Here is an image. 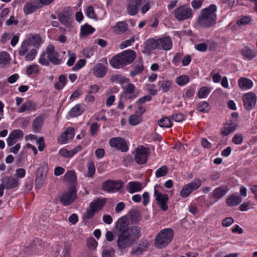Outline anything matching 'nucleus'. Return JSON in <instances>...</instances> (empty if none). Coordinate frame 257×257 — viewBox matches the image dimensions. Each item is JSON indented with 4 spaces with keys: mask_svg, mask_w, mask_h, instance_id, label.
Masks as SVG:
<instances>
[{
    "mask_svg": "<svg viewBox=\"0 0 257 257\" xmlns=\"http://www.w3.org/2000/svg\"><path fill=\"white\" fill-rule=\"evenodd\" d=\"M117 231V246L119 249L130 247L141 236V227L138 226H128L127 219L125 217L120 218L115 224Z\"/></svg>",
    "mask_w": 257,
    "mask_h": 257,
    "instance_id": "nucleus-1",
    "label": "nucleus"
},
{
    "mask_svg": "<svg viewBox=\"0 0 257 257\" xmlns=\"http://www.w3.org/2000/svg\"><path fill=\"white\" fill-rule=\"evenodd\" d=\"M216 10L217 7L214 4L201 10L197 19L198 24L204 28H209L214 26L216 23Z\"/></svg>",
    "mask_w": 257,
    "mask_h": 257,
    "instance_id": "nucleus-2",
    "label": "nucleus"
},
{
    "mask_svg": "<svg viewBox=\"0 0 257 257\" xmlns=\"http://www.w3.org/2000/svg\"><path fill=\"white\" fill-rule=\"evenodd\" d=\"M135 58L136 52L134 50L129 49L113 56L110 61V64L113 68H122L132 63Z\"/></svg>",
    "mask_w": 257,
    "mask_h": 257,
    "instance_id": "nucleus-3",
    "label": "nucleus"
},
{
    "mask_svg": "<svg viewBox=\"0 0 257 257\" xmlns=\"http://www.w3.org/2000/svg\"><path fill=\"white\" fill-rule=\"evenodd\" d=\"M59 54L55 50L54 46L49 45L46 48V52H43L40 55L39 62L42 65L48 66L51 62L54 65H59L61 60L58 59Z\"/></svg>",
    "mask_w": 257,
    "mask_h": 257,
    "instance_id": "nucleus-4",
    "label": "nucleus"
},
{
    "mask_svg": "<svg viewBox=\"0 0 257 257\" xmlns=\"http://www.w3.org/2000/svg\"><path fill=\"white\" fill-rule=\"evenodd\" d=\"M173 230L168 228L161 230L156 236L155 245L158 248H163L170 243L173 238Z\"/></svg>",
    "mask_w": 257,
    "mask_h": 257,
    "instance_id": "nucleus-5",
    "label": "nucleus"
},
{
    "mask_svg": "<svg viewBox=\"0 0 257 257\" xmlns=\"http://www.w3.org/2000/svg\"><path fill=\"white\" fill-rule=\"evenodd\" d=\"M48 171V165L46 162H44L40 165L37 170L35 179V186L37 188H41L45 183Z\"/></svg>",
    "mask_w": 257,
    "mask_h": 257,
    "instance_id": "nucleus-6",
    "label": "nucleus"
},
{
    "mask_svg": "<svg viewBox=\"0 0 257 257\" xmlns=\"http://www.w3.org/2000/svg\"><path fill=\"white\" fill-rule=\"evenodd\" d=\"M174 16L179 21H184L192 17V10L189 7L182 5L176 9L174 12Z\"/></svg>",
    "mask_w": 257,
    "mask_h": 257,
    "instance_id": "nucleus-7",
    "label": "nucleus"
},
{
    "mask_svg": "<svg viewBox=\"0 0 257 257\" xmlns=\"http://www.w3.org/2000/svg\"><path fill=\"white\" fill-rule=\"evenodd\" d=\"M77 198V190L74 186H70L68 191L64 193L60 198V201L64 206L71 204Z\"/></svg>",
    "mask_w": 257,
    "mask_h": 257,
    "instance_id": "nucleus-8",
    "label": "nucleus"
},
{
    "mask_svg": "<svg viewBox=\"0 0 257 257\" xmlns=\"http://www.w3.org/2000/svg\"><path fill=\"white\" fill-rule=\"evenodd\" d=\"M201 184L200 179H194L191 183L184 185L180 191V195L183 198L187 197L194 190L198 189Z\"/></svg>",
    "mask_w": 257,
    "mask_h": 257,
    "instance_id": "nucleus-9",
    "label": "nucleus"
},
{
    "mask_svg": "<svg viewBox=\"0 0 257 257\" xmlns=\"http://www.w3.org/2000/svg\"><path fill=\"white\" fill-rule=\"evenodd\" d=\"M109 145L115 149L121 151L122 152H126L128 148L125 140L120 137L112 138L109 141Z\"/></svg>",
    "mask_w": 257,
    "mask_h": 257,
    "instance_id": "nucleus-10",
    "label": "nucleus"
},
{
    "mask_svg": "<svg viewBox=\"0 0 257 257\" xmlns=\"http://www.w3.org/2000/svg\"><path fill=\"white\" fill-rule=\"evenodd\" d=\"M123 185L122 181H113L108 180L104 181L102 185V189L105 191L108 192L118 191Z\"/></svg>",
    "mask_w": 257,
    "mask_h": 257,
    "instance_id": "nucleus-11",
    "label": "nucleus"
},
{
    "mask_svg": "<svg viewBox=\"0 0 257 257\" xmlns=\"http://www.w3.org/2000/svg\"><path fill=\"white\" fill-rule=\"evenodd\" d=\"M242 99L244 108L247 110H250L255 106L256 96L253 92H248L243 95Z\"/></svg>",
    "mask_w": 257,
    "mask_h": 257,
    "instance_id": "nucleus-12",
    "label": "nucleus"
},
{
    "mask_svg": "<svg viewBox=\"0 0 257 257\" xmlns=\"http://www.w3.org/2000/svg\"><path fill=\"white\" fill-rule=\"evenodd\" d=\"M148 151L146 148H137L136 150L135 160L140 165L145 164L147 161Z\"/></svg>",
    "mask_w": 257,
    "mask_h": 257,
    "instance_id": "nucleus-13",
    "label": "nucleus"
},
{
    "mask_svg": "<svg viewBox=\"0 0 257 257\" xmlns=\"http://www.w3.org/2000/svg\"><path fill=\"white\" fill-rule=\"evenodd\" d=\"M154 196H156V200L157 201V204L163 211H166L168 209L167 202L168 201V196L166 194H162L155 190Z\"/></svg>",
    "mask_w": 257,
    "mask_h": 257,
    "instance_id": "nucleus-14",
    "label": "nucleus"
},
{
    "mask_svg": "<svg viewBox=\"0 0 257 257\" xmlns=\"http://www.w3.org/2000/svg\"><path fill=\"white\" fill-rule=\"evenodd\" d=\"M71 13L68 8H64L61 13L58 14V19L62 24L68 27L70 25Z\"/></svg>",
    "mask_w": 257,
    "mask_h": 257,
    "instance_id": "nucleus-15",
    "label": "nucleus"
},
{
    "mask_svg": "<svg viewBox=\"0 0 257 257\" xmlns=\"http://www.w3.org/2000/svg\"><path fill=\"white\" fill-rule=\"evenodd\" d=\"M135 88L133 83H128L123 92L126 99H134L138 96L139 93L135 91Z\"/></svg>",
    "mask_w": 257,
    "mask_h": 257,
    "instance_id": "nucleus-16",
    "label": "nucleus"
},
{
    "mask_svg": "<svg viewBox=\"0 0 257 257\" xmlns=\"http://www.w3.org/2000/svg\"><path fill=\"white\" fill-rule=\"evenodd\" d=\"M2 183L6 189H10L18 186L19 179L12 177H5L2 179Z\"/></svg>",
    "mask_w": 257,
    "mask_h": 257,
    "instance_id": "nucleus-17",
    "label": "nucleus"
},
{
    "mask_svg": "<svg viewBox=\"0 0 257 257\" xmlns=\"http://www.w3.org/2000/svg\"><path fill=\"white\" fill-rule=\"evenodd\" d=\"M160 50L163 49L166 51L170 50L172 47V41L169 36L163 37L158 39Z\"/></svg>",
    "mask_w": 257,
    "mask_h": 257,
    "instance_id": "nucleus-18",
    "label": "nucleus"
},
{
    "mask_svg": "<svg viewBox=\"0 0 257 257\" xmlns=\"http://www.w3.org/2000/svg\"><path fill=\"white\" fill-rule=\"evenodd\" d=\"M107 71V67L102 63H98L93 68L94 75L98 78L104 77Z\"/></svg>",
    "mask_w": 257,
    "mask_h": 257,
    "instance_id": "nucleus-19",
    "label": "nucleus"
},
{
    "mask_svg": "<svg viewBox=\"0 0 257 257\" xmlns=\"http://www.w3.org/2000/svg\"><path fill=\"white\" fill-rule=\"evenodd\" d=\"M149 243L147 240H141L138 245L134 247L132 253L139 255L147 250Z\"/></svg>",
    "mask_w": 257,
    "mask_h": 257,
    "instance_id": "nucleus-20",
    "label": "nucleus"
},
{
    "mask_svg": "<svg viewBox=\"0 0 257 257\" xmlns=\"http://www.w3.org/2000/svg\"><path fill=\"white\" fill-rule=\"evenodd\" d=\"M228 189L227 186L222 185L215 188L212 193L213 197L216 200H218L219 199L223 197L227 192Z\"/></svg>",
    "mask_w": 257,
    "mask_h": 257,
    "instance_id": "nucleus-21",
    "label": "nucleus"
},
{
    "mask_svg": "<svg viewBox=\"0 0 257 257\" xmlns=\"http://www.w3.org/2000/svg\"><path fill=\"white\" fill-rule=\"evenodd\" d=\"M242 201V198L238 195L232 194L227 197L226 204L229 207H233L238 205Z\"/></svg>",
    "mask_w": 257,
    "mask_h": 257,
    "instance_id": "nucleus-22",
    "label": "nucleus"
},
{
    "mask_svg": "<svg viewBox=\"0 0 257 257\" xmlns=\"http://www.w3.org/2000/svg\"><path fill=\"white\" fill-rule=\"evenodd\" d=\"M126 189L129 193L133 194L142 190L143 186L142 183L139 182L131 181L127 184Z\"/></svg>",
    "mask_w": 257,
    "mask_h": 257,
    "instance_id": "nucleus-23",
    "label": "nucleus"
},
{
    "mask_svg": "<svg viewBox=\"0 0 257 257\" xmlns=\"http://www.w3.org/2000/svg\"><path fill=\"white\" fill-rule=\"evenodd\" d=\"M144 48L147 51H151L155 49L160 50L158 39L156 40L153 38L148 39L144 44Z\"/></svg>",
    "mask_w": 257,
    "mask_h": 257,
    "instance_id": "nucleus-24",
    "label": "nucleus"
},
{
    "mask_svg": "<svg viewBox=\"0 0 257 257\" xmlns=\"http://www.w3.org/2000/svg\"><path fill=\"white\" fill-rule=\"evenodd\" d=\"M238 84L239 88L241 89H249L253 86V82L249 79L241 77L238 79Z\"/></svg>",
    "mask_w": 257,
    "mask_h": 257,
    "instance_id": "nucleus-25",
    "label": "nucleus"
},
{
    "mask_svg": "<svg viewBox=\"0 0 257 257\" xmlns=\"http://www.w3.org/2000/svg\"><path fill=\"white\" fill-rule=\"evenodd\" d=\"M106 202V199L105 198L100 199L98 198L89 204L90 208H92L96 212L97 211L100 210L105 205Z\"/></svg>",
    "mask_w": 257,
    "mask_h": 257,
    "instance_id": "nucleus-26",
    "label": "nucleus"
},
{
    "mask_svg": "<svg viewBox=\"0 0 257 257\" xmlns=\"http://www.w3.org/2000/svg\"><path fill=\"white\" fill-rule=\"evenodd\" d=\"M36 104L32 100H28L19 109L18 112L22 113L25 111H34L36 110Z\"/></svg>",
    "mask_w": 257,
    "mask_h": 257,
    "instance_id": "nucleus-27",
    "label": "nucleus"
},
{
    "mask_svg": "<svg viewBox=\"0 0 257 257\" xmlns=\"http://www.w3.org/2000/svg\"><path fill=\"white\" fill-rule=\"evenodd\" d=\"M128 27V25L125 22L121 21L117 22L113 29L117 34H121L127 31Z\"/></svg>",
    "mask_w": 257,
    "mask_h": 257,
    "instance_id": "nucleus-28",
    "label": "nucleus"
},
{
    "mask_svg": "<svg viewBox=\"0 0 257 257\" xmlns=\"http://www.w3.org/2000/svg\"><path fill=\"white\" fill-rule=\"evenodd\" d=\"M85 110V107L80 104H76L69 111L70 115L72 117H76L81 114Z\"/></svg>",
    "mask_w": 257,
    "mask_h": 257,
    "instance_id": "nucleus-29",
    "label": "nucleus"
},
{
    "mask_svg": "<svg viewBox=\"0 0 257 257\" xmlns=\"http://www.w3.org/2000/svg\"><path fill=\"white\" fill-rule=\"evenodd\" d=\"M172 84V81L168 80H162L158 82L159 89H161L164 93L169 91Z\"/></svg>",
    "mask_w": 257,
    "mask_h": 257,
    "instance_id": "nucleus-30",
    "label": "nucleus"
},
{
    "mask_svg": "<svg viewBox=\"0 0 257 257\" xmlns=\"http://www.w3.org/2000/svg\"><path fill=\"white\" fill-rule=\"evenodd\" d=\"M129 213L131 221L135 223H138L142 219L141 212L137 209H131Z\"/></svg>",
    "mask_w": 257,
    "mask_h": 257,
    "instance_id": "nucleus-31",
    "label": "nucleus"
},
{
    "mask_svg": "<svg viewBox=\"0 0 257 257\" xmlns=\"http://www.w3.org/2000/svg\"><path fill=\"white\" fill-rule=\"evenodd\" d=\"M241 54L247 60L252 59L256 56V53L253 50L246 47L241 50Z\"/></svg>",
    "mask_w": 257,
    "mask_h": 257,
    "instance_id": "nucleus-32",
    "label": "nucleus"
},
{
    "mask_svg": "<svg viewBox=\"0 0 257 257\" xmlns=\"http://www.w3.org/2000/svg\"><path fill=\"white\" fill-rule=\"evenodd\" d=\"M196 109L200 112L207 113L210 110V104L206 101H200L197 104Z\"/></svg>",
    "mask_w": 257,
    "mask_h": 257,
    "instance_id": "nucleus-33",
    "label": "nucleus"
},
{
    "mask_svg": "<svg viewBox=\"0 0 257 257\" xmlns=\"http://www.w3.org/2000/svg\"><path fill=\"white\" fill-rule=\"evenodd\" d=\"M44 122V118L42 116L37 117L33 121L32 126L35 132H37L41 128Z\"/></svg>",
    "mask_w": 257,
    "mask_h": 257,
    "instance_id": "nucleus-34",
    "label": "nucleus"
},
{
    "mask_svg": "<svg viewBox=\"0 0 257 257\" xmlns=\"http://www.w3.org/2000/svg\"><path fill=\"white\" fill-rule=\"evenodd\" d=\"M26 41L29 42V45L37 47L39 46L41 41V38L39 35H35L30 37Z\"/></svg>",
    "mask_w": 257,
    "mask_h": 257,
    "instance_id": "nucleus-35",
    "label": "nucleus"
},
{
    "mask_svg": "<svg viewBox=\"0 0 257 257\" xmlns=\"http://www.w3.org/2000/svg\"><path fill=\"white\" fill-rule=\"evenodd\" d=\"M237 127V125L234 122V124L226 125L221 131V134L223 136H227L230 133L234 131Z\"/></svg>",
    "mask_w": 257,
    "mask_h": 257,
    "instance_id": "nucleus-36",
    "label": "nucleus"
},
{
    "mask_svg": "<svg viewBox=\"0 0 257 257\" xmlns=\"http://www.w3.org/2000/svg\"><path fill=\"white\" fill-rule=\"evenodd\" d=\"M64 181L73 184L76 180V174L74 171H69L64 176Z\"/></svg>",
    "mask_w": 257,
    "mask_h": 257,
    "instance_id": "nucleus-37",
    "label": "nucleus"
},
{
    "mask_svg": "<svg viewBox=\"0 0 257 257\" xmlns=\"http://www.w3.org/2000/svg\"><path fill=\"white\" fill-rule=\"evenodd\" d=\"M40 8L39 5L37 6L33 5L32 3H27L25 4L24 8V13L26 15H29L33 13L37 9Z\"/></svg>",
    "mask_w": 257,
    "mask_h": 257,
    "instance_id": "nucleus-38",
    "label": "nucleus"
},
{
    "mask_svg": "<svg viewBox=\"0 0 257 257\" xmlns=\"http://www.w3.org/2000/svg\"><path fill=\"white\" fill-rule=\"evenodd\" d=\"M138 6L127 2L126 12L131 16H135L139 12Z\"/></svg>",
    "mask_w": 257,
    "mask_h": 257,
    "instance_id": "nucleus-39",
    "label": "nucleus"
},
{
    "mask_svg": "<svg viewBox=\"0 0 257 257\" xmlns=\"http://www.w3.org/2000/svg\"><path fill=\"white\" fill-rule=\"evenodd\" d=\"M95 29L87 24H85L81 28V35L83 36H88L92 34Z\"/></svg>",
    "mask_w": 257,
    "mask_h": 257,
    "instance_id": "nucleus-40",
    "label": "nucleus"
},
{
    "mask_svg": "<svg viewBox=\"0 0 257 257\" xmlns=\"http://www.w3.org/2000/svg\"><path fill=\"white\" fill-rule=\"evenodd\" d=\"M10 57L7 52H0V64L6 65L10 62Z\"/></svg>",
    "mask_w": 257,
    "mask_h": 257,
    "instance_id": "nucleus-41",
    "label": "nucleus"
},
{
    "mask_svg": "<svg viewBox=\"0 0 257 257\" xmlns=\"http://www.w3.org/2000/svg\"><path fill=\"white\" fill-rule=\"evenodd\" d=\"M111 80L113 82L120 83L121 85L124 83H128L130 82L129 79L121 75H113L111 78Z\"/></svg>",
    "mask_w": 257,
    "mask_h": 257,
    "instance_id": "nucleus-42",
    "label": "nucleus"
},
{
    "mask_svg": "<svg viewBox=\"0 0 257 257\" xmlns=\"http://www.w3.org/2000/svg\"><path fill=\"white\" fill-rule=\"evenodd\" d=\"M142 120V116L138 114H133L130 116L128 122L132 125H136Z\"/></svg>",
    "mask_w": 257,
    "mask_h": 257,
    "instance_id": "nucleus-43",
    "label": "nucleus"
},
{
    "mask_svg": "<svg viewBox=\"0 0 257 257\" xmlns=\"http://www.w3.org/2000/svg\"><path fill=\"white\" fill-rule=\"evenodd\" d=\"M158 124L161 127H165L169 128L172 125L170 119L168 117H164L160 119L158 121Z\"/></svg>",
    "mask_w": 257,
    "mask_h": 257,
    "instance_id": "nucleus-44",
    "label": "nucleus"
},
{
    "mask_svg": "<svg viewBox=\"0 0 257 257\" xmlns=\"http://www.w3.org/2000/svg\"><path fill=\"white\" fill-rule=\"evenodd\" d=\"M168 172V168L167 166H163L156 171V177L159 178L165 176Z\"/></svg>",
    "mask_w": 257,
    "mask_h": 257,
    "instance_id": "nucleus-45",
    "label": "nucleus"
},
{
    "mask_svg": "<svg viewBox=\"0 0 257 257\" xmlns=\"http://www.w3.org/2000/svg\"><path fill=\"white\" fill-rule=\"evenodd\" d=\"M29 42L25 40L21 44V48L19 51V55L21 56H24L28 51Z\"/></svg>",
    "mask_w": 257,
    "mask_h": 257,
    "instance_id": "nucleus-46",
    "label": "nucleus"
},
{
    "mask_svg": "<svg viewBox=\"0 0 257 257\" xmlns=\"http://www.w3.org/2000/svg\"><path fill=\"white\" fill-rule=\"evenodd\" d=\"M189 81V78L187 75H182L176 78V82L180 86L186 84Z\"/></svg>",
    "mask_w": 257,
    "mask_h": 257,
    "instance_id": "nucleus-47",
    "label": "nucleus"
},
{
    "mask_svg": "<svg viewBox=\"0 0 257 257\" xmlns=\"http://www.w3.org/2000/svg\"><path fill=\"white\" fill-rule=\"evenodd\" d=\"M143 70H144L143 64L142 63H141L136 66V67L134 70L131 71L130 75L134 77V76L137 75L138 74L142 73V72L143 71Z\"/></svg>",
    "mask_w": 257,
    "mask_h": 257,
    "instance_id": "nucleus-48",
    "label": "nucleus"
},
{
    "mask_svg": "<svg viewBox=\"0 0 257 257\" xmlns=\"http://www.w3.org/2000/svg\"><path fill=\"white\" fill-rule=\"evenodd\" d=\"M39 72V66L36 64L30 65L27 69V73L28 75H31L33 73L38 74Z\"/></svg>",
    "mask_w": 257,
    "mask_h": 257,
    "instance_id": "nucleus-49",
    "label": "nucleus"
},
{
    "mask_svg": "<svg viewBox=\"0 0 257 257\" xmlns=\"http://www.w3.org/2000/svg\"><path fill=\"white\" fill-rule=\"evenodd\" d=\"M209 88L207 87H202L200 88L198 92V96L200 98L205 97L209 93Z\"/></svg>",
    "mask_w": 257,
    "mask_h": 257,
    "instance_id": "nucleus-50",
    "label": "nucleus"
},
{
    "mask_svg": "<svg viewBox=\"0 0 257 257\" xmlns=\"http://www.w3.org/2000/svg\"><path fill=\"white\" fill-rule=\"evenodd\" d=\"M134 37H132L130 39L122 42L119 45V48L121 49H124L128 46H130L135 42Z\"/></svg>",
    "mask_w": 257,
    "mask_h": 257,
    "instance_id": "nucleus-51",
    "label": "nucleus"
},
{
    "mask_svg": "<svg viewBox=\"0 0 257 257\" xmlns=\"http://www.w3.org/2000/svg\"><path fill=\"white\" fill-rule=\"evenodd\" d=\"M37 54V51L35 49H33L25 56V60L26 61H33Z\"/></svg>",
    "mask_w": 257,
    "mask_h": 257,
    "instance_id": "nucleus-52",
    "label": "nucleus"
},
{
    "mask_svg": "<svg viewBox=\"0 0 257 257\" xmlns=\"http://www.w3.org/2000/svg\"><path fill=\"white\" fill-rule=\"evenodd\" d=\"M10 136L14 139H20L23 137L24 134L22 131L20 130H15L12 132Z\"/></svg>",
    "mask_w": 257,
    "mask_h": 257,
    "instance_id": "nucleus-53",
    "label": "nucleus"
},
{
    "mask_svg": "<svg viewBox=\"0 0 257 257\" xmlns=\"http://www.w3.org/2000/svg\"><path fill=\"white\" fill-rule=\"evenodd\" d=\"M86 243L88 247L90 249L95 248L97 245V242L93 237L87 239Z\"/></svg>",
    "mask_w": 257,
    "mask_h": 257,
    "instance_id": "nucleus-54",
    "label": "nucleus"
},
{
    "mask_svg": "<svg viewBox=\"0 0 257 257\" xmlns=\"http://www.w3.org/2000/svg\"><path fill=\"white\" fill-rule=\"evenodd\" d=\"M233 143L236 145H240L243 141L242 135L240 134H235L232 140Z\"/></svg>",
    "mask_w": 257,
    "mask_h": 257,
    "instance_id": "nucleus-55",
    "label": "nucleus"
},
{
    "mask_svg": "<svg viewBox=\"0 0 257 257\" xmlns=\"http://www.w3.org/2000/svg\"><path fill=\"white\" fill-rule=\"evenodd\" d=\"M114 250L113 248L110 249H105L102 253V257H113L114 254Z\"/></svg>",
    "mask_w": 257,
    "mask_h": 257,
    "instance_id": "nucleus-56",
    "label": "nucleus"
},
{
    "mask_svg": "<svg viewBox=\"0 0 257 257\" xmlns=\"http://www.w3.org/2000/svg\"><path fill=\"white\" fill-rule=\"evenodd\" d=\"M133 159L131 156L129 155L124 157L122 161L123 165L125 167L131 166L133 163Z\"/></svg>",
    "mask_w": 257,
    "mask_h": 257,
    "instance_id": "nucleus-57",
    "label": "nucleus"
},
{
    "mask_svg": "<svg viewBox=\"0 0 257 257\" xmlns=\"http://www.w3.org/2000/svg\"><path fill=\"white\" fill-rule=\"evenodd\" d=\"M86 14L87 16L91 19H95L96 17L94 13V9L93 7L91 6L87 7Z\"/></svg>",
    "mask_w": 257,
    "mask_h": 257,
    "instance_id": "nucleus-58",
    "label": "nucleus"
},
{
    "mask_svg": "<svg viewBox=\"0 0 257 257\" xmlns=\"http://www.w3.org/2000/svg\"><path fill=\"white\" fill-rule=\"evenodd\" d=\"M54 0H34V2L37 4L39 5V7L41 8L43 7L44 5H49L51 4Z\"/></svg>",
    "mask_w": 257,
    "mask_h": 257,
    "instance_id": "nucleus-59",
    "label": "nucleus"
},
{
    "mask_svg": "<svg viewBox=\"0 0 257 257\" xmlns=\"http://www.w3.org/2000/svg\"><path fill=\"white\" fill-rule=\"evenodd\" d=\"M88 175L89 177H92L95 172V168L93 162L90 163L88 166Z\"/></svg>",
    "mask_w": 257,
    "mask_h": 257,
    "instance_id": "nucleus-60",
    "label": "nucleus"
},
{
    "mask_svg": "<svg viewBox=\"0 0 257 257\" xmlns=\"http://www.w3.org/2000/svg\"><path fill=\"white\" fill-rule=\"evenodd\" d=\"M69 139H70V137L69 136L67 135L65 133H63L61 136L58 138V141L60 144H66Z\"/></svg>",
    "mask_w": 257,
    "mask_h": 257,
    "instance_id": "nucleus-61",
    "label": "nucleus"
},
{
    "mask_svg": "<svg viewBox=\"0 0 257 257\" xmlns=\"http://www.w3.org/2000/svg\"><path fill=\"white\" fill-rule=\"evenodd\" d=\"M234 222L233 219L231 217L225 218L222 221V225L224 227H228Z\"/></svg>",
    "mask_w": 257,
    "mask_h": 257,
    "instance_id": "nucleus-62",
    "label": "nucleus"
},
{
    "mask_svg": "<svg viewBox=\"0 0 257 257\" xmlns=\"http://www.w3.org/2000/svg\"><path fill=\"white\" fill-rule=\"evenodd\" d=\"M250 22V18L249 17H243L237 22L238 25H245L249 24Z\"/></svg>",
    "mask_w": 257,
    "mask_h": 257,
    "instance_id": "nucleus-63",
    "label": "nucleus"
},
{
    "mask_svg": "<svg viewBox=\"0 0 257 257\" xmlns=\"http://www.w3.org/2000/svg\"><path fill=\"white\" fill-rule=\"evenodd\" d=\"M96 211L92 208H90V209L88 210L85 214L83 215V218L85 219H91L92 218Z\"/></svg>",
    "mask_w": 257,
    "mask_h": 257,
    "instance_id": "nucleus-64",
    "label": "nucleus"
}]
</instances>
